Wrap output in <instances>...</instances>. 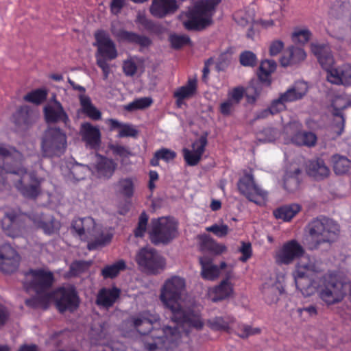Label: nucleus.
Returning <instances> with one entry per match:
<instances>
[{
    "instance_id": "nucleus-2",
    "label": "nucleus",
    "mask_w": 351,
    "mask_h": 351,
    "mask_svg": "<svg viewBox=\"0 0 351 351\" xmlns=\"http://www.w3.org/2000/svg\"><path fill=\"white\" fill-rule=\"evenodd\" d=\"M160 321L158 314L144 311L137 317H132L131 322L138 332L144 336L145 349L147 351H168L179 344L181 333L178 326L155 328Z\"/></svg>"
},
{
    "instance_id": "nucleus-64",
    "label": "nucleus",
    "mask_w": 351,
    "mask_h": 351,
    "mask_svg": "<svg viewBox=\"0 0 351 351\" xmlns=\"http://www.w3.org/2000/svg\"><path fill=\"white\" fill-rule=\"evenodd\" d=\"M123 71L126 76L132 77L137 71V65L134 60H126L123 63Z\"/></svg>"
},
{
    "instance_id": "nucleus-43",
    "label": "nucleus",
    "mask_w": 351,
    "mask_h": 351,
    "mask_svg": "<svg viewBox=\"0 0 351 351\" xmlns=\"http://www.w3.org/2000/svg\"><path fill=\"white\" fill-rule=\"evenodd\" d=\"M201 248L214 255H220L226 252L227 247L225 245L215 241L213 239L205 237L201 243Z\"/></svg>"
},
{
    "instance_id": "nucleus-9",
    "label": "nucleus",
    "mask_w": 351,
    "mask_h": 351,
    "mask_svg": "<svg viewBox=\"0 0 351 351\" xmlns=\"http://www.w3.org/2000/svg\"><path fill=\"white\" fill-rule=\"evenodd\" d=\"M67 145L66 134L58 127L47 128L41 143L42 154L44 157L51 158L64 154Z\"/></svg>"
},
{
    "instance_id": "nucleus-42",
    "label": "nucleus",
    "mask_w": 351,
    "mask_h": 351,
    "mask_svg": "<svg viewBox=\"0 0 351 351\" xmlns=\"http://www.w3.org/2000/svg\"><path fill=\"white\" fill-rule=\"evenodd\" d=\"M317 136L312 132L301 131L295 133L291 141L299 146L313 147L317 143Z\"/></svg>"
},
{
    "instance_id": "nucleus-22",
    "label": "nucleus",
    "mask_w": 351,
    "mask_h": 351,
    "mask_svg": "<svg viewBox=\"0 0 351 351\" xmlns=\"http://www.w3.org/2000/svg\"><path fill=\"white\" fill-rule=\"evenodd\" d=\"M311 51L316 56L321 66L326 71L327 75L335 69V60L330 47L325 45H311Z\"/></svg>"
},
{
    "instance_id": "nucleus-52",
    "label": "nucleus",
    "mask_w": 351,
    "mask_h": 351,
    "mask_svg": "<svg viewBox=\"0 0 351 351\" xmlns=\"http://www.w3.org/2000/svg\"><path fill=\"white\" fill-rule=\"evenodd\" d=\"M239 62L244 66L254 67L257 64V57L251 51H244L239 56Z\"/></svg>"
},
{
    "instance_id": "nucleus-39",
    "label": "nucleus",
    "mask_w": 351,
    "mask_h": 351,
    "mask_svg": "<svg viewBox=\"0 0 351 351\" xmlns=\"http://www.w3.org/2000/svg\"><path fill=\"white\" fill-rule=\"evenodd\" d=\"M330 162L333 171L337 175L346 174L351 169V160L338 154L331 156Z\"/></svg>"
},
{
    "instance_id": "nucleus-35",
    "label": "nucleus",
    "mask_w": 351,
    "mask_h": 351,
    "mask_svg": "<svg viewBox=\"0 0 351 351\" xmlns=\"http://www.w3.org/2000/svg\"><path fill=\"white\" fill-rule=\"evenodd\" d=\"M235 319L230 315L216 316L206 320L207 326L213 331L228 332L230 324H234Z\"/></svg>"
},
{
    "instance_id": "nucleus-20",
    "label": "nucleus",
    "mask_w": 351,
    "mask_h": 351,
    "mask_svg": "<svg viewBox=\"0 0 351 351\" xmlns=\"http://www.w3.org/2000/svg\"><path fill=\"white\" fill-rule=\"evenodd\" d=\"M178 9L177 0H152L149 12L155 18L163 19L174 14Z\"/></svg>"
},
{
    "instance_id": "nucleus-21",
    "label": "nucleus",
    "mask_w": 351,
    "mask_h": 351,
    "mask_svg": "<svg viewBox=\"0 0 351 351\" xmlns=\"http://www.w3.org/2000/svg\"><path fill=\"white\" fill-rule=\"evenodd\" d=\"M80 133L83 142L87 147L96 149L100 146L101 134L97 126H93L88 122L83 123L81 125Z\"/></svg>"
},
{
    "instance_id": "nucleus-11",
    "label": "nucleus",
    "mask_w": 351,
    "mask_h": 351,
    "mask_svg": "<svg viewBox=\"0 0 351 351\" xmlns=\"http://www.w3.org/2000/svg\"><path fill=\"white\" fill-rule=\"evenodd\" d=\"M56 306L61 313L74 312L80 306V300L75 288L73 286L58 288L53 292Z\"/></svg>"
},
{
    "instance_id": "nucleus-40",
    "label": "nucleus",
    "mask_w": 351,
    "mask_h": 351,
    "mask_svg": "<svg viewBox=\"0 0 351 351\" xmlns=\"http://www.w3.org/2000/svg\"><path fill=\"white\" fill-rule=\"evenodd\" d=\"M79 100L82 108V112L92 120H99L101 117L100 111L94 106L91 102L90 98L86 95H80Z\"/></svg>"
},
{
    "instance_id": "nucleus-19",
    "label": "nucleus",
    "mask_w": 351,
    "mask_h": 351,
    "mask_svg": "<svg viewBox=\"0 0 351 351\" xmlns=\"http://www.w3.org/2000/svg\"><path fill=\"white\" fill-rule=\"evenodd\" d=\"M71 228L82 241H88L95 236L96 223L91 217H78L73 220Z\"/></svg>"
},
{
    "instance_id": "nucleus-55",
    "label": "nucleus",
    "mask_w": 351,
    "mask_h": 351,
    "mask_svg": "<svg viewBox=\"0 0 351 351\" xmlns=\"http://www.w3.org/2000/svg\"><path fill=\"white\" fill-rule=\"evenodd\" d=\"M311 36V32L307 29H295L292 34V40L295 43L304 44L307 43Z\"/></svg>"
},
{
    "instance_id": "nucleus-3",
    "label": "nucleus",
    "mask_w": 351,
    "mask_h": 351,
    "mask_svg": "<svg viewBox=\"0 0 351 351\" xmlns=\"http://www.w3.org/2000/svg\"><path fill=\"white\" fill-rule=\"evenodd\" d=\"M186 283L183 278L174 276L165 280L161 288L160 299L165 308L171 311V319L178 325L201 330L204 323L199 315L191 309H183L179 301Z\"/></svg>"
},
{
    "instance_id": "nucleus-63",
    "label": "nucleus",
    "mask_w": 351,
    "mask_h": 351,
    "mask_svg": "<svg viewBox=\"0 0 351 351\" xmlns=\"http://www.w3.org/2000/svg\"><path fill=\"white\" fill-rule=\"evenodd\" d=\"M236 106L237 105L232 102L231 99H227L220 104L219 112L225 117L230 116L234 111Z\"/></svg>"
},
{
    "instance_id": "nucleus-24",
    "label": "nucleus",
    "mask_w": 351,
    "mask_h": 351,
    "mask_svg": "<svg viewBox=\"0 0 351 351\" xmlns=\"http://www.w3.org/2000/svg\"><path fill=\"white\" fill-rule=\"evenodd\" d=\"M327 80L331 84L336 85L350 86L351 85V65L343 64L335 67L326 75Z\"/></svg>"
},
{
    "instance_id": "nucleus-44",
    "label": "nucleus",
    "mask_w": 351,
    "mask_h": 351,
    "mask_svg": "<svg viewBox=\"0 0 351 351\" xmlns=\"http://www.w3.org/2000/svg\"><path fill=\"white\" fill-rule=\"evenodd\" d=\"M126 268L125 262L121 259L112 265H106L101 271V274L104 279L114 278L121 271Z\"/></svg>"
},
{
    "instance_id": "nucleus-25",
    "label": "nucleus",
    "mask_w": 351,
    "mask_h": 351,
    "mask_svg": "<svg viewBox=\"0 0 351 351\" xmlns=\"http://www.w3.org/2000/svg\"><path fill=\"white\" fill-rule=\"evenodd\" d=\"M117 167V165L112 159L99 155L93 172L98 178L108 180L113 176Z\"/></svg>"
},
{
    "instance_id": "nucleus-58",
    "label": "nucleus",
    "mask_w": 351,
    "mask_h": 351,
    "mask_svg": "<svg viewBox=\"0 0 351 351\" xmlns=\"http://www.w3.org/2000/svg\"><path fill=\"white\" fill-rule=\"evenodd\" d=\"M261 332V329L259 328H252L249 325H241L239 326L237 330V335L241 338L245 339L248 337L256 334H259Z\"/></svg>"
},
{
    "instance_id": "nucleus-31",
    "label": "nucleus",
    "mask_w": 351,
    "mask_h": 351,
    "mask_svg": "<svg viewBox=\"0 0 351 351\" xmlns=\"http://www.w3.org/2000/svg\"><path fill=\"white\" fill-rule=\"evenodd\" d=\"M233 293V285L228 278L223 280L220 284L214 287L209 293L214 302L226 300Z\"/></svg>"
},
{
    "instance_id": "nucleus-56",
    "label": "nucleus",
    "mask_w": 351,
    "mask_h": 351,
    "mask_svg": "<svg viewBox=\"0 0 351 351\" xmlns=\"http://www.w3.org/2000/svg\"><path fill=\"white\" fill-rule=\"evenodd\" d=\"M234 19L237 24L245 27L252 23L254 21V16L244 11L240 10L234 14Z\"/></svg>"
},
{
    "instance_id": "nucleus-57",
    "label": "nucleus",
    "mask_w": 351,
    "mask_h": 351,
    "mask_svg": "<svg viewBox=\"0 0 351 351\" xmlns=\"http://www.w3.org/2000/svg\"><path fill=\"white\" fill-rule=\"evenodd\" d=\"M70 171L74 179L81 180L85 178L88 167L86 165L76 164L71 167Z\"/></svg>"
},
{
    "instance_id": "nucleus-23",
    "label": "nucleus",
    "mask_w": 351,
    "mask_h": 351,
    "mask_svg": "<svg viewBox=\"0 0 351 351\" xmlns=\"http://www.w3.org/2000/svg\"><path fill=\"white\" fill-rule=\"evenodd\" d=\"M121 293V289L117 287H103L97 293L95 304L99 307L109 309L120 298Z\"/></svg>"
},
{
    "instance_id": "nucleus-10",
    "label": "nucleus",
    "mask_w": 351,
    "mask_h": 351,
    "mask_svg": "<svg viewBox=\"0 0 351 351\" xmlns=\"http://www.w3.org/2000/svg\"><path fill=\"white\" fill-rule=\"evenodd\" d=\"M237 187L239 193L249 201L259 206L265 204L268 193L256 184L252 174L245 173L241 177L238 182Z\"/></svg>"
},
{
    "instance_id": "nucleus-45",
    "label": "nucleus",
    "mask_w": 351,
    "mask_h": 351,
    "mask_svg": "<svg viewBox=\"0 0 351 351\" xmlns=\"http://www.w3.org/2000/svg\"><path fill=\"white\" fill-rule=\"evenodd\" d=\"M301 173L300 168L294 169L293 171L287 172L284 176V188L289 192H293L300 185L299 175Z\"/></svg>"
},
{
    "instance_id": "nucleus-8",
    "label": "nucleus",
    "mask_w": 351,
    "mask_h": 351,
    "mask_svg": "<svg viewBox=\"0 0 351 351\" xmlns=\"http://www.w3.org/2000/svg\"><path fill=\"white\" fill-rule=\"evenodd\" d=\"M178 234V223L171 217H162L152 221L149 239L154 245L168 244Z\"/></svg>"
},
{
    "instance_id": "nucleus-15",
    "label": "nucleus",
    "mask_w": 351,
    "mask_h": 351,
    "mask_svg": "<svg viewBox=\"0 0 351 351\" xmlns=\"http://www.w3.org/2000/svg\"><path fill=\"white\" fill-rule=\"evenodd\" d=\"M25 275L32 276L29 285L38 295L50 289L54 281L53 274L44 269H30Z\"/></svg>"
},
{
    "instance_id": "nucleus-12",
    "label": "nucleus",
    "mask_w": 351,
    "mask_h": 351,
    "mask_svg": "<svg viewBox=\"0 0 351 351\" xmlns=\"http://www.w3.org/2000/svg\"><path fill=\"white\" fill-rule=\"evenodd\" d=\"M324 280L320 298L328 306L341 302L346 295L343 285L331 275L324 276Z\"/></svg>"
},
{
    "instance_id": "nucleus-47",
    "label": "nucleus",
    "mask_w": 351,
    "mask_h": 351,
    "mask_svg": "<svg viewBox=\"0 0 351 351\" xmlns=\"http://www.w3.org/2000/svg\"><path fill=\"white\" fill-rule=\"evenodd\" d=\"M153 104V99L150 97H145L135 99L132 102L124 106V109L128 112H133L138 110H144Z\"/></svg>"
},
{
    "instance_id": "nucleus-51",
    "label": "nucleus",
    "mask_w": 351,
    "mask_h": 351,
    "mask_svg": "<svg viewBox=\"0 0 351 351\" xmlns=\"http://www.w3.org/2000/svg\"><path fill=\"white\" fill-rule=\"evenodd\" d=\"M148 223V216L145 211L142 212L138 217V221L136 228L134 230L135 237H144Z\"/></svg>"
},
{
    "instance_id": "nucleus-61",
    "label": "nucleus",
    "mask_w": 351,
    "mask_h": 351,
    "mask_svg": "<svg viewBox=\"0 0 351 351\" xmlns=\"http://www.w3.org/2000/svg\"><path fill=\"white\" fill-rule=\"evenodd\" d=\"M245 90L242 86H237L228 93V99L238 105L244 96Z\"/></svg>"
},
{
    "instance_id": "nucleus-32",
    "label": "nucleus",
    "mask_w": 351,
    "mask_h": 351,
    "mask_svg": "<svg viewBox=\"0 0 351 351\" xmlns=\"http://www.w3.org/2000/svg\"><path fill=\"white\" fill-rule=\"evenodd\" d=\"M201 265V276L207 280H215L219 275V267L213 263V259L204 256L199 258Z\"/></svg>"
},
{
    "instance_id": "nucleus-38",
    "label": "nucleus",
    "mask_w": 351,
    "mask_h": 351,
    "mask_svg": "<svg viewBox=\"0 0 351 351\" xmlns=\"http://www.w3.org/2000/svg\"><path fill=\"white\" fill-rule=\"evenodd\" d=\"M301 210V206L297 204L285 205L276 208L273 211V215L278 219H282L284 221H289Z\"/></svg>"
},
{
    "instance_id": "nucleus-33",
    "label": "nucleus",
    "mask_w": 351,
    "mask_h": 351,
    "mask_svg": "<svg viewBox=\"0 0 351 351\" xmlns=\"http://www.w3.org/2000/svg\"><path fill=\"white\" fill-rule=\"evenodd\" d=\"M306 54L304 50L300 47H289L283 56L280 58V64L282 66H288L295 64L304 60Z\"/></svg>"
},
{
    "instance_id": "nucleus-27",
    "label": "nucleus",
    "mask_w": 351,
    "mask_h": 351,
    "mask_svg": "<svg viewBox=\"0 0 351 351\" xmlns=\"http://www.w3.org/2000/svg\"><path fill=\"white\" fill-rule=\"evenodd\" d=\"M136 181V178L134 176L121 178L114 184L117 194L125 200H130L134 195Z\"/></svg>"
},
{
    "instance_id": "nucleus-29",
    "label": "nucleus",
    "mask_w": 351,
    "mask_h": 351,
    "mask_svg": "<svg viewBox=\"0 0 351 351\" xmlns=\"http://www.w3.org/2000/svg\"><path fill=\"white\" fill-rule=\"evenodd\" d=\"M114 35L120 41L136 44L141 47H147L152 44V40L147 36L138 34L135 32H129L125 29H119Z\"/></svg>"
},
{
    "instance_id": "nucleus-37",
    "label": "nucleus",
    "mask_w": 351,
    "mask_h": 351,
    "mask_svg": "<svg viewBox=\"0 0 351 351\" xmlns=\"http://www.w3.org/2000/svg\"><path fill=\"white\" fill-rule=\"evenodd\" d=\"M197 91V80L189 79L186 85L178 88L173 93L178 106L185 99L193 97Z\"/></svg>"
},
{
    "instance_id": "nucleus-34",
    "label": "nucleus",
    "mask_w": 351,
    "mask_h": 351,
    "mask_svg": "<svg viewBox=\"0 0 351 351\" xmlns=\"http://www.w3.org/2000/svg\"><path fill=\"white\" fill-rule=\"evenodd\" d=\"M276 67L277 64L274 60H265L261 61L257 71L258 80L267 86H270L271 83V75L276 71Z\"/></svg>"
},
{
    "instance_id": "nucleus-16",
    "label": "nucleus",
    "mask_w": 351,
    "mask_h": 351,
    "mask_svg": "<svg viewBox=\"0 0 351 351\" xmlns=\"http://www.w3.org/2000/svg\"><path fill=\"white\" fill-rule=\"evenodd\" d=\"M19 263V254L10 244L0 245V269L2 271L13 273L18 269Z\"/></svg>"
},
{
    "instance_id": "nucleus-30",
    "label": "nucleus",
    "mask_w": 351,
    "mask_h": 351,
    "mask_svg": "<svg viewBox=\"0 0 351 351\" xmlns=\"http://www.w3.org/2000/svg\"><path fill=\"white\" fill-rule=\"evenodd\" d=\"M307 174L315 180H322L328 177L330 169L320 158L310 160L306 168Z\"/></svg>"
},
{
    "instance_id": "nucleus-4",
    "label": "nucleus",
    "mask_w": 351,
    "mask_h": 351,
    "mask_svg": "<svg viewBox=\"0 0 351 351\" xmlns=\"http://www.w3.org/2000/svg\"><path fill=\"white\" fill-rule=\"evenodd\" d=\"M30 223L43 230L47 234H53L57 229L56 221L51 215L43 213L27 215L14 210L5 213L1 226L8 236L15 238L22 237Z\"/></svg>"
},
{
    "instance_id": "nucleus-62",
    "label": "nucleus",
    "mask_w": 351,
    "mask_h": 351,
    "mask_svg": "<svg viewBox=\"0 0 351 351\" xmlns=\"http://www.w3.org/2000/svg\"><path fill=\"white\" fill-rule=\"evenodd\" d=\"M110 149L115 156H119L121 158H128L132 156L131 151L126 147L120 145H110Z\"/></svg>"
},
{
    "instance_id": "nucleus-6",
    "label": "nucleus",
    "mask_w": 351,
    "mask_h": 351,
    "mask_svg": "<svg viewBox=\"0 0 351 351\" xmlns=\"http://www.w3.org/2000/svg\"><path fill=\"white\" fill-rule=\"evenodd\" d=\"M221 0H204L197 3L184 13L186 20L183 21L184 28L189 31H200L212 23V17L215 7Z\"/></svg>"
},
{
    "instance_id": "nucleus-54",
    "label": "nucleus",
    "mask_w": 351,
    "mask_h": 351,
    "mask_svg": "<svg viewBox=\"0 0 351 351\" xmlns=\"http://www.w3.org/2000/svg\"><path fill=\"white\" fill-rule=\"evenodd\" d=\"M315 265L314 263L308 262L307 263H298L295 271V280L296 284L298 278H303L306 276L308 271H314Z\"/></svg>"
},
{
    "instance_id": "nucleus-28",
    "label": "nucleus",
    "mask_w": 351,
    "mask_h": 351,
    "mask_svg": "<svg viewBox=\"0 0 351 351\" xmlns=\"http://www.w3.org/2000/svg\"><path fill=\"white\" fill-rule=\"evenodd\" d=\"M308 91V85L304 82H297L285 93L280 95L285 104L294 102L304 97Z\"/></svg>"
},
{
    "instance_id": "nucleus-50",
    "label": "nucleus",
    "mask_w": 351,
    "mask_h": 351,
    "mask_svg": "<svg viewBox=\"0 0 351 351\" xmlns=\"http://www.w3.org/2000/svg\"><path fill=\"white\" fill-rule=\"evenodd\" d=\"M169 41L173 49H180L182 47L189 45L191 42V39L187 35H178L173 34L169 36Z\"/></svg>"
},
{
    "instance_id": "nucleus-48",
    "label": "nucleus",
    "mask_w": 351,
    "mask_h": 351,
    "mask_svg": "<svg viewBox=\"0 0 351 351\" xmlns=\"http://www.w3.org/2000/svg\"><path fill=\"white\" fill-rule=\"evenodd\" d=\"M136 23L142 25L146 31L151 33L158 34L161 31V26L159 24L147 19L143 14H138Z\"/></svg>"
},
{
    "instance_id": "nucleus-36",
    "label": "nucleus",
    "mask_w": 351,
    "mask_h": 351,
    "mask_svg": "<svg viewBox=\"0 0 351 351\" xmlns=\"http://www.w3.org/2000/svg\"><path fill=\"white\" fill-rule=\"evenodd\" d=\"M113 234L109 232H104L103 230L98 231L97 228L95 229V236H93L88 241L87 248L90 251L96 250L101 248L110 243Z\"/></svg>"
},
{
    "instance_id": "nucleus-13",
    "label": "nucleus",
    "mask_w": 351,
    "mask_h": 351,
    "mask_svg": "<svg viewBox=\"0 0 351 351\" xmlns=\"http://www.w3.org/2000/svg\"><path fill=\"white\" fill-rule=\"evenodd\" d=\"M136 262L151 274H158L165 265V259L153 248H142L136 255Z\"/></svg>"
},
{
    "instance_id": "nucleus-53",
    "label": "nucleus",
    "mask_w": 351,
    "mask_h": 351,
    "mask_svg": "<svg viewBox=\"0 0 351 351\" xmlns=\"http://www.w3.org/2000/svg\"><path fill=\"white\" fill-rule=\"evenodd\" d=\"M90 264L85 261H75L69 267V274L71 276H78L89 267Z\"/></svg>"
},
{
    "instance_id": "nucleus-1",
    "label": "nucleus",
    "mask_w": 351,
    "mask_h": 351,
    "mask_svg": "<svg viewBox=\"0 0 351 351\" xmlns=\"http://www.w3.org/2000/svg\"><path fill=\"white\" fill-rule=\"evenodd\" d=\"M23 154L14 147L0 143V189L5 186L8 176L14 175L18 179L14 186L25 198L34 199L41 192L42 179L34 172L27 173L23 165Z\"/></svg>"
},
{
    "instance_id": "nucleus-59",
    "label": "nucleus",
    "mask_w": 351,
    "mask_h": 351,
    "mask_svg": "<svg viewBox=\"0 0 351 351\" xmlns=\"http://www.w3.org/2000/svg\"><path fill=\"white\" fill-rule=\"evenodd\" d=\"M206 231L213 233L217 237L221 238L226 236L229 232V228L226 224H213L206 228Z\"/></svg>"
},
{
    "instance_id": "nucleus-26",
    "label": "nucleus",
    "mask_w": 351,
    "mask_h": 351,
    "mask_svg": "<svg viewBox=\"0 0 351 351\" xmlns=\"http://www.w3.org/2000/svg\"><path fill=\"white\" fill-rule=\"evenodd\" d=\"M331 106L333 108L332 115L337 119L335 125V132L337 136H340L343 133L345 126V119L342 110L348 106V102L343 97L337 96L332 100Z\"/></svg>"
},
{
    "instance_id": "nucleus-7",
    "label": "nucleus",
    "mask_w": 351,
    "mask_h": 351,
    "mask_svg": "<svg viewBox=\"0 0 351 351\" xmlns=\"http://www.w3.org/2000/svg\"><path fill=\"white\" fill-rule=\"evenodd\" d=\"M95 43L97 49L95 53L97 65L101 69L103 79L107 80L110 73L108 61L116 59L118 52L116 45L109 34L104 30H98L95 33Z\"/></svg>"
},
{
    "instance_id": "nucleus-49",
    "label": "nucleus",
    "mask_w": 351,
    "mask_h": 351,
    "mask_svg": "<svg viewBox=\"0 0 351 351\" xmlns=\"http://www.w3.org/2000/svg\"><path fill=\"white\" fill-rule=\"evenodd\" d=\"M51 297V294L45 293L44 295L34 296L27 299L25 300V304L27 306L34 308H37L39 307L47 308Z\"/></svg>"
},
{
    "instance_id": "nucleus-18",
    "label": "nucleus",
    "mask_w": 351,
    "mask_h": 351,
    "mask_svg": "<svg viewBox=\"0 0 351 351\" xmlns=\"http://www.w3.org/2000/svg\"><path fill=\"white\" fill-rule=\"evenodd\" d=\"M57 106L47 104L43 108L44 118L47 123H62L65 128L69 127L71 121L67 112L60 102Z\"/></svg>"
},
{
    "instance_id": "nucleus-60",
    "label": "nucleus",
    "mask_w": 351,
    "mask_h": 351,
    "mask_svg": "<svg viewBox=\"0 0 351 351\" xmlns=\"http://www.w3.org/2000/svg\"><path fill=\"white\" fill-rule=\"evenodd\" d=\"M241 246L239 249V252L242 256L239 258V261L245 263L249 260L252 256V244L250 242L241 241Z\"/></svg>"
},
{
    "instance_id": "nucleus-14",
    "label": "nucleus",
    "mask_w": 351,
    "mask_h": 351,
    "mask_svg": "<svg viewBox=\"0 0 351 351\" xmlns=\"http://www.w3.org/2000/svg\"><path fill=\"white\" fill-rule=\"evenodd\" d=\"M304 254L305 250L303 246L297 240L291 239L285 242L276 252L274 259L278 265H288L302 257Z\"/></svg>"
},
{
    "instance_id": "nucleus-41",
    "label": "nucleus",
    "mask_w": 351,
    "mask_h": 351,
    "mask_svg": "<svg viewBox=\"0 0 351 351\" xmlns=\"http://www.w3.org/2000/svg\"><path fill=\"white\" fill-rule=\"evenodd\" d=\"M17 126L28 127L33 121L32 112L27 106H21L12 116Z\"/></svg>"
},
{
    "instance_id": "nucleus-17",
    "label": "nucleus",
    "mask_w": 351,
    "mask_h": 351,
    "mask_svg": "<svg viewBox=\"0 0 351 351\" xmlns=\"http://www.w3.org/2000/svg\"><path fill=\"white\" fill-rule=\"evenodd\" d=\"M207 144L208 133L205 132L192 143L191 150L183 149L184 159L189 166H195L199 162Z\"/></svg>"
},
{
    "instance_id": "nucleus-5",
    "label": "nucleus",
    "mask_w": 351,
    "mask_h": 351,
    "mask_svg": "<svg viewBox=\"0 0 351 351\" xmlns=\"http://www.w3.org/2000/svg\"><path fill=\"white\" fill-rule=\"evenodd\" d=\"M339 232V226L336 221L324 216L317 217L305 228L304 244L309 250H317L322 244L335 242Z\"/></svg>"
},
{
    "instance_id": "nucleus-46",
    "label": "nucleus",
    "mask_w": 351,
    "mask_h": 351,
    "mask_svg": "<svg viewBox=\"0 0 351 351\" xmlns=\"http://www.w3.org/2000/svg\"><path fill=\"white\" fill-rule=\"evenodd\" d=\"M49 91L45 88H37L29 92L23 97V99L35 105H40L47 98Z\"/></svg>"
}]
</instances>
